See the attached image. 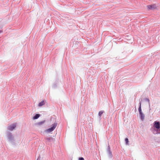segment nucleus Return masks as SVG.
Instances as JSON below:
<instances>
[{
	"instance_id": "nucleus-9",
	"label": "nucleus",
	"mask_w": 160,
	"mask_h": 160,
	"mask_svg": "<svg viewBox=\"0 0 160 160\" xmlns=\"http://www.w3.org/2000/svg\"><path fill=\"white\" fill-rule=\"evenodd\" d=\"M103 113V111H100L99 112L98 115L100 116H101Z\"/></svg>"
},
{
	"instance_id": "nucleus-13",
	"label": "nucleus",
	"mask_w": 160,
	"mask_h": 160,
	"mask_svg": "<svg viewBox=\"0 0 160 160\" xmlns=\"http://www.w3.org/2000/svg\"><path fill=\"white\" fill-rule=\"evenodd\" d=\"M147 100L149 102V100L148 99H147Z\"/></svg>"
},
{
	"instance_id": "nucleus-11",
	"label": "nucleus",
	"mask_w": 160,
	"mask_h": 160,
	"mask_svg": "<svg viewBox=\"0 0 160 160\" xmlns=\"http://www.w3.org/2000/svg\"><path fill=\"white\" fill-rule=\"evenodd\" d=\"M79 160H84V159L83 158H79Z\"/></svg>"
},
{
	"instance_id": "nucleus-7",
	"label": "nucleus",
	"mask_w": 160,
	"mask_h": 160,
	"mask_svg": "<svg viewBox=\"0 0 160 160\" xmlns=\"http://www.w3.org/2000/svg\"><path fill=\"white\" fill-rule=\"evenodd\" d=\"M40 116L39 114H36L33 118V119H38Z\"/></svg>"
},
{
	"instance_id": "nucleus-12",
	"label": "nucleus",
	"mask_w": 160,
	"mask_h": 160,
	"mask_svg": "<svg viewBox=\"0 0 160 160\" xmlns=\"http://www.w3.org/2000/svg\"><path fill=\"white\" fill-rule=\"evenodd\" d=\"M46 139L48 140V141H50V139H51V138H46Z\"/></svg>"
},
{
	"instance_id": "nucleus-1",
	"label": "nucleus",
	"mask_w": 160,
	"mask_h": 160,
	"mask_svg": "<svg viewBox=\"0 0 160 160\" xmlns=\"http://www.w3.org/2000/svg\"><path fill=\"white\" fill-rule=\"evenodd\" d=\"M57 126V123H54L52 125V126L50 128L47 129L46 131L48 132H52L56 128Z\"/></svg>"
},
{
	"instance_id": "nucleus-5",
	"label": "nucleus",
	"mask_w": 160,
	"mask_h": 160,
	"mask_svg": "<svg viewBox=\"0 0 160 160\" xmlns=\"http://www.w3.org/2000/svg\"><path fill=\"white\" fill-rule=\"evenodd\" d=\"M46 101H42L39 102L38 104V106L39 107H41L42 105L45 104Z\"/></svg>"
},
{
	"instance_id": "nucleus-4",
	"label": "nucleus",
	"mask_w": 160,
	"mask_h": 160,
	"mask_svg": "<svg viewBox=\"0 0 160 160\" xmlns=\"http://www.w3.org/2000/svg\"><path fill=\"white\" fill-rule=\"evenodd\" d=\"M147 7L149 9H153L156 8V5L154 4L147 6Z\"/></svg>"
},
{
	"instance_id": "nucleus-3",
	"label": "nucleus",
	"mask_w": 160,
	"mask_h": 160,
	"mask_svg": "<svg viewBox=\"0 0 160 160\" xmlns=\"http://www.w3.org/2000/svg\"><path fill=\"white\" fill-rule=\"evenodd\" d=\"M16 127V124H14L9 126L8 128V129L12 131Z\"/></svg>"
},
{
	"instance_id": "nucleus-15",
	"label": "nucleus",
	"mask_w": 160,
	"mask_h": 160,
	"mask_svg": "<svg viewBox=\"0 0 160 160\" xmlns=\"http://www.w3.org/2000/svg\"><path fill=\"white\" fill-rule=\"evenodd\" d=\"M9 136H12V135H11V134H9Z\"/></svg>"
},
{
	"instance_id": "nucleus-14",
	"label": "nucleus",
	"mask_w": 160,
	"mask_h": 160,
	"mask_svg": "<svg viewBox=\"0 0 160 160\" xmlns=\"http://www.w3.org/2000/svg\"><path fill=\"white\" fill-rule=\"evenodd\" d=\"M2 32V31H0V33Z\"/></svg>"
},
{
	"instance_id": "nucleus-8",
	"label": "nucleus",
	"mask_w": 160,
	"mask_h": 160,
	"mask_svg": "<svg viewBox=\"0 0 160 160\" xmlns=\"http://www.w3.org/2000/svg\"><path fill=\"white\" fill-rule=\"evenodd\" d=\"M141 103H140V106H139V108H138V111L139 112V113H140L141 112H142V110H141Z\"/></svg>"
},
{
	"instance_id": "nucleus-2",
	"label": "nucleus",
	"mask_w": 160,
	"mask_h": 160,
	"mask_svg": "<svg viewBox=\"0 0 160 160\" xmlns=\"http://www.w3.org/2000/svg\"><path fill=\"white\" fill-rule=\"evenodd\" d=\"M154 127L157 129H158L160 128V123L159 122L155 121L154 122Z\"/></svg>"
},
{
	"instance_id": "nucleus-10",
	"label": "nucleus",
	"mask_w": 160,
	"mask_h": 160,
	"mask_svg": "<svg viewBox=\"0 0 160 160\" xmlns=\"http://www.w3.org/2000/svg\"><path fill=\"white\" fill-rule=\"evenodd\" d=\"M125 141L126 142V144H128V142H129L128 139L127 138H126L125 139Z\"/></svg>"
},
{
	"instance_id": "nucleus-6",
	"label": "nucleus",
	"mask_w": 160,
	"mask_h": 160,
	"mask_svg": "<svg viewBox=\"0 0 160 160\" xmlns=\"http://www.w3.org/2000/svg\"><path fill=\"white\" fill-rule=\"evenodd\" d=\"M140 114V116L141 117V119L143 120L144 119V114H143L142 112H141L140 113H139Z\"/></svg>"
}]
</instances>
